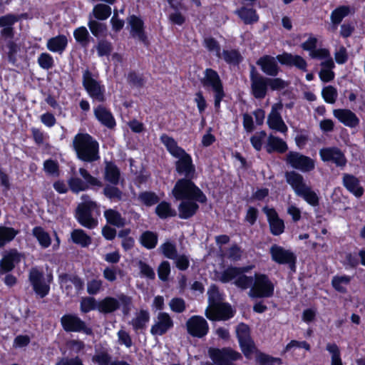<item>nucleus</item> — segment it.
I'll use <instances>...</instances> for the list:
<instances>
[{
	"instance_id": "48",
	"label": "nucleus",
	"mask_w": 365,
	"mask_h": 365,
	"mask_svg": "<svg viewBox=\"0 0 365 365\" xmlns=\"http://www.w3.org/2000/svg\"><path fill=\"white\" fill-rule=\"evenodd\" d=\"M326 350L331 356L330 365H343L341 351L336 344L331 342L327 343L326 345Z\"/></svg>"
},
{
	"instance_id": "52",
	"label": "nucleus",
	"mask_w": 365,
	"mask_h": 365,
	"mask_svg": "<svg viewBox=\"0 0 365 365\" xmlns=\"http://www.w3.org/2000/svg\"><path fill=\"white\" fill-rule=\"evenodd\" d=\"M98 301L94 297H83L80 302V309L82 313H88L93 310H98Z\"/></svg>"
},
{
	"instance_id": "31",
	"label": "nucleus",
	"mask_w": 365,
	"mask_h": 365,
	"mask_svg": "<svg viewBox=\"0 0 365 365\" xmlns=\"http://www.w3.org/2000/svg\"><path fill=\"white\" fill-rule=\"evenodd\" d=\"M61 287L66 290L68 294H76L83 288V282L76 276L61 277Z\"/></svg>"
},
{
	"instance_id": "53",
	"label": "nucleus",
	"mask_w": 365,
	"mask_h": 365,
	"mask_svg": "<svg viewBox=\"0 0 365 365\" xmlns=\"http://www.w3.org/2000/svg\"><path fill=\"white\" fill-rule=\"evenodd\" d=\"M350 8L347 6H341L334 9L331 14V22L335 24H339L343 19L349 15Z\"/></svg>"
},
{
	"instance_id": "47",
	"label": "nucleus",
	"mask_w": 365,
	"mask_h": 365,
	"mask_svg": "<svg viewBox=\"0 0 365 365\" xmlns=\"http://www.w3.org/2000/svg\"><path fill=\"white\" fill-rule=\"evenodd\" d=\"M351 277L348 275H336L331 279V285L334 289L341 293L347 291V287L350 284Z\"/></svg>"
},
{
	"instance_id": "2",
	"label": "nucleus",
	"mask_w": 365,
	"mask_h": 365,
	"mask_svg": "<svg viewBox=\"0 0 365 365\" xmlns=\"http://www.w3.org/2000/svg\"><path fill=\"white\" fill-rule=\"evenodd\" d=\"M73 147L78 158L85 162H93L100 158L99 144L88 133H78L73 140Z\"/></svg>"
},
{
	"instance_id": "38",
	"label": "nucleus",
	"mask_w": 365,
	"mask_h": 365,
	"mask_svg": "<svg viewBox=\"0 0 365 365\" xmlns=\"http://www.w3.org/2000/svg\"><path fill=\"white\" fill-rule=\"evenodd\" d=\"M265 148L269 153H272L273 152L283 153L288 149L285 141L273 135H269L268 136Z\"/></svg>"
},
{
	"instance_id": "13",
	"label": "nucleus",
	"mask_w": 365,
	"mask_h": 365,
	"mask_svg": "<svg viewBox=\"0 0 365 365\" xmlns=\"http://www.w3.org/2000/svg\"><path fill=\"white\" fill-rule=\"evenodd\" d=\"M208 353L211 359L217 365H234L233 361L241 358L240 353L228 348L222 349L211 348Z\"/></svg>"
},
{
	"instance_id": "56",
	"label": "nucleus",
	"mask_w": 365,
	"mask_h": 365,
	"mask_svg": "<svg viewBox=\"0 0 365 365\" xmlns=\"http://www.w3.org/2000/svg\"><path fill=\"white\" fill-rule=\"evenodd\" d=\"M103 194L111 201H120L122 200L123 193L115 186L106 185L103 189Z\"/></svg>"
},
{
	"instance_id": "54",
	"label": "nucleus",
	"mask_w": 365,
	"mask_h": 365,
	"mask_svg": "<svg viewBox=\"0 0 365 365\" xmlns=\"http://www.w3.org/2000/svg\"><path fill=\"white\" fill-rule=\"evenodd\" d=\"M220 58H222L227 63L233 65L238 64L242 60L240 53L235 49L224 50Z\"/></svg>"
},
{
	"instance_id": "37",
	"label": "nucleus",
	"mask_w": 365,
	"mask_h": 365,
	"mask_svg": "<svg viewBox=\"0 0 365 365\" xmlns=\"http://www.w3.org/2000/svg\"><path fill=\"white\" fill-rule=\"evenodd\" d=\"M344 186L355 197H360L364 194V189L360 185L358 178L352 175L344 174L343 177Z\"/></svg>"
},
{
	"instance_id": "36",
	"label": "nucleus",
	"mask_w": 365,
	"mask_h": 365,
	"mask_svg": "<svg viewBox=\"0 0 365 365\" xmlns=\"http://www.w3.org/2000/svg\"><path fill=\"white\" fill-rule=\"evenodd\" d=\"M285 178L287 182L292 187L296 195L307 185L303 176L295 171L287 172L285 173Z\"/></svg>"
},
{
	"instance_id": "19",
	"label": "nucleus",
	"mask_w": 365,
	"mask_h": 365,
	"mask_svg": "<svg viewBox=\"0 0 365 365\" xmlns=\"http://www.w3.org/2000/svg\"><path fill=\"white\" fill-rule=\"evenodd\" d=\"M187 333L194 337L202 338L207 335L209 326L207 321L201 316H192L186 322Z\"/></svg>"
},
{
	"instance_id": "59",
	"label": "nucleus",
	"mask_w": 365,
	"mask_h": 365,
	"mask_svg": "<svg viewBox=\"0 0 365 365\" xmlns=\"http://www.w3.org/2000/svg\"><path fill=\"white\" fill-rule=\"evenodd\" d=\"M322 95L326 103L334 104L337 99L338 92L334 86H327L323 88Z\"/></svg>"
},
{
	"instance_id": "33",
	"label": "nucleus",
	"mask_w": 365,
	"mask_h": 365,
	"mask_svg": "<svg viewBox=\"0 0 365 365\" xmlns=\"http://www.w3.org/2000/svg\"><path fill=\"white\" fill-rule=\"evenodd\" d=\"M68 41L66 36L63 34L50 38L46 43V48L53 53L62 54L68 46Z\"/></svg>"
},
{
	"instance_id": "27",
	"label": "nucleus",
	"mask_w": 365,
	"mask_h": 365,
	"mask_svg": "<svg viewBox=\"0 0 365 365\" xmlns=\"http://www.w3.org/2000/svg\"><path fill=\"white\" fill-rule=\"evenodd\" d=\"M128 23L130 27V32L131 36L147 44V36L144 31V23L143 20L133 15L128 19Z\"/></svg>"
},
{
	"instance_id": "62",
	"label": "nucleus",
	"mask_w": 365,
	"mask_h": 365,
	"mask_svg": "<svg viewBox=\"0 0 365 365\" xmlns=\"http://www.w3.org/2000/svg\"><path fill=\"white\" fill-rule=\"evenodd\" d=\"M138 200L146 206H152L159 201L158 197L151 192H143L139 194Z\"/></svg>"
},
{
	"instance_id": "1",
	"label": "nucleus",
	"mask_w": 365,
	"mask_h": 365,
	"mask_svg": "<svg viewBox=\"0 0 365 365\" xmlns=\"http://www.w3.org/2000/svg\"><path fill=\"white\" fill-rule=\"evenodd\" d=\"M162 143L165 146L169 153L178 160L175 163L176 171L185 178H193L195 168L192 163L190 155L187 153L181 147L178 146L174 138L163 134L160 136Z\"/></svg>"
},
{
	"instance_id": "14",
	"label": "nucleus",
	"mask_w": 365,
	"mask_h": 365,
	"mask_svg": "<svg viewBox=\"0 0 365 365\" xmlns=\"http://www.w3.org/2000/svg\"><path fill=\"white\" fill-rule=\"evenodd\" d=\"M236 334L244 355L246 358L251 359L255 346L250 338L249 327L243 323L240 324L236 328Z\"/></svg>"
},
{
	"instance_id": "22",
	"label": "nucleus",
	"mask_w": 365,
	"mask_h": 365,
	"mask_svg": "<svg viewBox=\"0 0 365 365\" xmlns=\"http://www.w3.org/2000/svg\"><path fill=\"white\" fill-rule=\"evenodd\" d=\"M318 39L312 34H309L307 39L301 44V48L309 52V56L312 59H322L329 57L330 53L329 49L326 48H317Z\"/></svg>"
},
{
	"instance_id": "64",
	"label": "nucleus",
	"mask_w": 365,
	"mask_h": 365,
	"mask_svg": "<svg viewBox=\"0 0 365 365\" xmlns=\"http://www.w3.org/2000/svg\"><path fill=\"white\" fill-rule=\"evenodd\" d=\"M88 26L92 33V34L98 37L106 32L107 27L105 24L100 23L96 20L90 19Z\"/></svg>"
},
{
	"instance_id": "18",
	"label": "nucleus",
	"mask_w": 365,
	"mask_h": 365,
	"mask_svg": "<svg viewBox=\"0 0 365 365\" xmlns=\"http://www.w3.org/2000/svg\"><path fill=\"white\" fill-rule=\"evenodd\" d=\"M234 310L228 303L221 302L213 307H207L205 315L212 321L227 320L234 316Z\"/></svg>"
},
{
	"instance_id": "61",
	"label": "nucleus",
	"mask_w": 365,
	"mask_h": 365,
	"mask_svg": "<svg viewBox=\"0 0 365 365\" xmlns=\"http://www.w3.org/2000/svg\"><path fill=\"white\" fill-rule=\"evenodd\" d=\"M208 294V307H213L222 302V296L215 286H211L207 292Z\"/></svg>"
},
{
	"instance_id": "26",
	"label": "nucleus",
	"mask_w": 365,
	"mask_h": 365,
	"mask_svg": "<svg viewBox=\"0 0 365 365\" xmlns=\"http://www.w3.org/2000/svg\"><path fill=\"white\" fill-rule=\"evenodd\" d=\"M277 58L282 65L294 66L299 70L307 71V63L301 56L284 52L282 54L278 55Z\"/></svg>"
},
{
	"instance_id": "11",
	"label": "nucleus",
	"mask_w": 365,
	"mask_h": 365,
	"mask_svg": "<svg viewBox=\"0 0 365 365\" xmlns=\"http://www.w3.org/2000/svg\"><path fill=\"white\" fill-rule=\"evenodd\" d=\"M269 253L274 262L280 264H288L292 270L295 271L297 257L291 250L273 245L270 247Z\"/></svg>"
},
{
	"instance_id": "58",
	"label": "nucleus",
	"mask_w": 365,
	"mask_h": 365,
	"mask_svg": "<svg viewBox=\"0 0 365 365\" xmlns=\"http://www.w3.org/2000/svg\"><path fill=\"white\" fill-rule=\"evenodd\" d=\"M203 44L210 53H212L218 58L221 57L220 46L215 38L207 37L204 39Z\"/></svg>"
},
{
	"instance_id": "45",
	"label": "nucleus",
	"mask_w": 365,
	"mask_h": 365,
	"mask_svg": "<svg viewBox=\"0 0 365 365\" xmlns=\"http://www.w3.org/2000/svg\"><path fill=\"white\" fill-rule=\"evenodd\" d=\"M32 234L42 248H47L51 245V238L50 235L42 227L37 226L34 227Z\"/></svg>"
},
{
	"instance_id": "32",
	"label": "nucleus",
	"mask_w": 365,
	"mask_h": 365,
	"mask_svg": "<svg viewBox=\"0 0 365 365\" xmlns=\"http://www.w3.org/2000/svg\"><path fill=\"white\" fill-rule=\"evenodd\" d=\"M18 18L14 14H7L0 17L1 35L5 38H13L14 31L13 26L17 22Z\"/></svg>"
},
{
	"instance_id": "21",
	"label": "nucleus",
	"mask_w": 365,
	"mask_h": 365,
	"mask_svg": "<svg viewBox=\"0 0 365 365\" xmlns=\"http://www.w3.org/2000/svg\"><path fill=\"white\" fill-rule=\"evenodd\" d=\"M319 155L322 161L332 163L337 167H344L347 162L344 153L337 147L322 148Z\"/></svg>"
},
{
	"instance_id": "39",
	"label": "nucleus",
	"mask_w": 365,
	"mask_h": 365,
	"mask_svg": "<svg viewBox=\"0 0 365 365\" xmlns=\"http://www.w3.org/2000/svg\"><path fill=\"white\" fill-rule=\"evenodd\" d=\"M104 178L113 185L120 182V171L114 163L106 162Z\"/></svg>"
},
{
	"instance_id": "5",
	"label": "nucleus",
	"mask_w": 365,
	"mask_h": 365,
	"mask_svg": "<svg viewBox=\"0 0 365 365\" xmlns=\"http://www.w3.org/2000/svg\"><path fill=\"white\" fill-rule=\"evenodd\" d=\"M81 200L76 209V219L82 226L93 229L98 225V220L92 217L91 212L98 209V206L88 195H83Z\"/></svg>"
},
{
	"instance_id": "24",
	"label": "nucleus",
	"mask_w": 365,
	"mask_h": 365,
	"mask_svg": "<svg viewBox=\"0 0 365 365\" xmlns=\"http://www.w3.org/2000/svg\"><path fill=\"white\" fill-rule=\"evenodd\" d=\"M250 81L253 96L256 98H264L267 91V78L257 74L252 71L250 75Z\"/></svg>"
},
{
	"instance_id": "49",
	"label": "nucleus",
	"mask_w": 365,
	"mask_h": 365,
	"mask_svg": "<svg viewBox=\"0 0 365 365\" xmlns=\"http://www.w3.org/2000/svg\"><path fill=\"white\" fill-rule=\"evenodd\" d=\"M155 213L161 219H165L176 215V211L171 207V205L167 202H161L155 208Z\"/></svg>"
},
{
	"instance_id": "4",
	"label": "nucleus",
	"mask_w": 365,
	"mask_h": 365,
	"mask_svg": "<svg viewBox=\"0 0 365 365\" xmlns=\"http://www.w3.org/2000/svg\"><path fill=\"white\" fill-rule=\"evenodd\" d=\"M192 178L178 180L173 189V195L176 200H195L200 203H205L207 197L202 191L191 180Z\"/></svg>"
},
{
	"instance_id": "43",
	"label": "nucleus",
	"mask_w": 365,
	"mask_h": 365,
	"mask_svg": "<svg viewBox=\"0 0 365 365\" xmlns=\"http://www.w3.org/2000/svg\"><path fill=\"white\" fill-rule=\"evenodd\" d=\"M19 234V230L11 227L0 225V248L10 243Z\"/></svg>"
},
{
	"instance_id": "9",
	"label": "nucleus",
	"mask_w": 365,
	"mask_h": 365,
	"mask_svg": "<svg viewBox=\"0 0 365 365\" xmlns=\"http://www.w3.org/2000/svg\"><path fill=\"white\" fill-rule=\"evenodd\" d=\"M79 174L84 180L77 177H72L68 181L69 187L73 192L78 193L87 190L89 187L102 186L101 181L92 176L85 168H80Z\"/></svg>"
},
{
	"instance_id": "51",
	"label": "nucleus",
	"mask_w": 365,
	"mask_h": 365,
	"mask_svg": "<svg viewBox=\"0 0 365 365\" xmlns=\"http://www.w3.org/2000/svg\"><path fill=\"white\" fill-rule=\"evenodd\" d=\"M111 8L104 4H98L93 9L94 16L101 21L107 19L111 14Z\"/></svg>"
},
{
	"instance_id": "40",
	"label": "nucleus",
	"mask_w": 365,
	"mask_h": 365,
	"mask_svg": "<svg viewBox=\"0 0 365 365\" xmlns=\"http://www.w3.org/2000/svg\"><path fill=\"white\" fill-rule=\"evenodd\" d=\"M235 14L245 24H252L259 20L256 10L252 7L242 6L235 11Z\"/></svg>"
},
{
	"instance_id": "16",
	"label": "nucleus",
	"mask_w": 365,
	"mask_h": 365,
	"mask_svg": "<svg viewBox=\"0 0 365 365\" xmlns=\"http://www.w3.org/2000/svg\"><path fill=\"white\" fill-rule=\"evenodd\" d=\"M282 108L283 104L281 102L273 104L267 123L270 129L285 134L288 131V128L281 116Z\"/></svg>"
},
{
	"instance_id": "44",
	"label": "nucleus",
	"mask_w": 365,
	"mask_h": 365,
	"mask_svg": "<svg viewBox=\"0 0 365 365\" xmlns=\"http://www.w3.org/2000/svg\"><path fill=\"white\" fill-rule=\"evenodd\" d=\"M297 195L302 197L311 206L316 207L319 205V198L317 193L308 185Z\"/></svg>"
},
{
	"instance_id": "23",
	"label": "nucleus",
	"mask_w": 365,
	"mask_h": 365,
	"mask_svg": "<svg viewBox=\"0 0 365 365\" xmlns=\"http://www.w3.org/2000/svg\"><path fill=\"white\" fill-rule=\"evenodd\" d=\"M173 325V321L168 313L160 312L150 328V333L153 336H162L171 329Z\"/></svg>"
},
{
	"instance_id": "60",
	"label": "nucleus",
	"mask_w": 365,
	"mask_h": 365,
	"mask_svg": "<svg viewBox=\"0 0 365 365\" xmlns=\"http://www.w3.org/2000/svg\"><path fill=\"white\" fill-rule=\"evenodd\" d=\"M39 66L44 70H49L54 66L53 56L48 53H42L37 59Z\"/></svg>"
},
{
	"instance_id": "25",
	"label": "nucleus",
	"mask_w": 365,
	"mask_h": 365,
	"mask_svg": "<svg viewBox=\"0 0 365 365\" xmlns=\"http://www.w3.org/2000/svg\"><path fill=\"white\" fill-rule=\"evenodd\" d=\"M263 212L267 215L271 233L274 235H281L284 230V221L279 217L276 210L265 206Z\"/></svg>"
},
{
	"instance_id": "8",
	"label": "nucleus",
	"mask_w": 365,
	"mask_h": 365,
	"mask_svg": "<svg viewBox=\"0 0 365 365\" xmlns=\"http://www.w3.org/2000/svg\"><path fill=\"white\" fill-rule=\"evenodd\" d=\"M82 83L88 95L93 101L103 103L106 101L105 86L101 84L88 70L83 71Z\"/></svg>"
},
{
	"instance_id": "3",
	"label": "nucleus",
	"mask_w": 365,
	"mask_h": 365,
	"mask_svg": "<svg viewBox=\"0 0 365 365\" xmlns=\"http://www.w3.org/2000/svg\"><path fill=\"white\" fill-rule=\"evenodd\" d=\"M253 268V265L242 267H228L218 274L217 278L223 283L232 282L237 287L245 290L251 287L254 278L251 276H247L245 273Z\"/></svg>"
},
{
	"instance_id": "63",
	"label": "nucleus",
	"mask_w": 365,
	"mask_h": 365,
	"mask_svg": "<svg viewBox=\"0 0 365 365\" xmlns=\"http://www.w3.org/2000/svg\"><path fill=\"white\" fill-rule=\"evenodd\" d=\"M159 249L167 258L174 259L176 257L177 249L174 243L168 241L160 245Z\"/></svg>"
},
{
	"instance_id": "41",
	"label": "nucleus",
	"mask_w": 365,
	"mask_h": 365,
	"mask_svg": "<svg viewBox=\"0 0 365 365\" xmlns=\"http://www.w3.org/2000/svg\"><path fill=\"white\" fill-rule=\"evenodd\" d=\"M150 321V314L147 310L141 309L135 313L132 319L130 324L135 331L143 330L145 329Z\"/></svg>"
},
{
	"instance_id": "6",
	"label": "nucleus",
	"mask_w": 365,
	"mask_h": 365,
	"mask_svg": "<svg viewBox=\"0 0 365 365\" xmlns=\"http://www.w3.org/2000/svg\"><path fill=\"white\" fill-rule=\"evenodd\" d=\"M248 292L251 298H269L273 296L274 285L265 274L256 273Z\"/></svg>"
},
{
	"instance_id": "50",
	"label": "nucleus",
	"mask_w": 365,
	"mask_h": 365,
	"mask_svg": "<svg viewBox=\"0 0 365 365\" xmlns=\"http://www.w3.org/2000/svg\"><path fill=\"white\" fill-rule=\"evenodd\" d=\"M140 243L148 250L155 247L158 243V235L151 231L144 232L140 238Z\"/></svg>"
},
{
	"instance_id": "29",
	"label": "nucleus",
	"mask_w": 365,
	"mask_h": 365,
	"mask_svg": "<svg viewBox=\"0 0 365 365\" xmlns=\"http://www.w3.org/2000/svg\"><path fill=\"white\" fill-rule=\"evenodd\" d=\"M277 57L265 55L260 57L257 64L260 66L261 70L267 75L271 76H276L279 71V67L277 62Z\"/></svg>"
},
{
	"instance_id": "20",
	"label": "nucleus",
	"mask_w": 365,
	"mask_h": 365,
	"mask_svg": "<svg viewBox=\"0 0 365 365\" xmlns=\"http://www.w3.org/2000/svg\"><path fill=\"white\" fill-rule=\"evenodd\" d=\"M23 257V254L16 249H10L5 251L0 260V277L13 270L16 264L21 262Z\"/></svg>"
},
{
	"instance_id": "7",
	"label": "nucleus",
	"mask_w": 365,
	"mask_h": 365,
	"mask_svg": "<svg viewBox=\"0 0 365 365\" xmlns=\"http://www.w3.org/2000/svg\"><path fill=\"white\" fill-rule=\"evenodd\" d=\"M205 88H210L214 93V104L216 109L220 107V103L225 96L222 81L215 70L206 68L201 81Z\"/></svg>"
},
{
	"instance_id": "35",
	"label": "nucleus",
	"mask_w": 365,
	"mask_h": 365,
	"mask_svg": "<svg viewBox=\"0 0 365 365\" xmlns=\"http://www.w3.org/2000/svg\"><path fill=\"white\" fill-rule=\"evenodd\" d=\"M181 200L182 202L178 206L179 217L181 219H188L197 211L199 208L197 202H199L191 199Z\"/></svg>"
},
{
	"instance_id": "15",
	"label": "nucleus",
	"mask_w": 365,
	"mask_h": 365,
	"mask_svg": "<svg viewBox=\"0 0 365 365\" xmlns=\"http://www.w3.org/2000/svg\"><path fill=\"white\" fill-rule=\"evenodd\" d=\"M29 281L35 293L43 298L46 296L50 290V281H46L43 274L37 267H33L29 271Z\"/></svg>"
},
{
	"instance_id": "55",
	"label": "nucleus",
	"mask_w": 365,
	"mask_h": 365,
	"mask_svg": "<svg viewBox=\"0 0 365 365\" xmlns=\"http://www.w3.org/2000/svg\"><path fill=\"white\" fill-rule=\"evenodd\" d=\"M76 41L82 46H87L89 42V33L85 26H80L73 31Z\"/></svg>"
},
{
	"instance_id": "30",
	"label": "nucleus",
	"mask_w": 365,
	"mask_h": 365,
	"mask_svg": "<svg viewBox=\"0 0 365 365\" xmlns=\"http://www.w3.org/2000/svg\"><path fill=\"white\" fill-rule=\"evenodd\" d=\"M334 116L339 122L349 128H356L359 124V119L356 115L348 109H335L333 111Z\"/></svg>"
},
{
	"instance_id": "42",
	"label": "nucleus",
	"mask_w": 365,
	"mask_h": 365,
	"mask_svg": "<svg viewBox=\"0 0 365 365\" xmlns=\"http://www.w3.org/2000/svg\"><path fill=\"white\" fill-rule=\"evenodd\" d=\"M71 238L74 244L82 247H88L92 242L91 237L81 229L73 230L71 233Z\"/></svg>"
},
{
	"instance_id": "10",
	"label": "nucleus",
	"mask_w": 365,
	"mask_h": 365,
	"mask_svg": "<svg viewBox=\"0 0 365 365\" xmlns=\"http://www.w3.org/2000/svg\"><path fill=\"white\" fill-rule=\"evenodd\" d=\"M285 161L292 168L303 173L310 172L315 167V162L313 159L294 151H290L287 154Z\"/></svg>"
},
{
	"instance_id": "34",
	"label": "nucleus",
	"mask_w": 365,
	"mask_h": 365,
	"mask_svg": "<svg viewBox=\"0 0 365 365\" xmlns=\"http://www.w3.org/2000/svg\"><path fill=\"white\" fill-rule=\"evenodd\" d=\"M321 66L322 67L319 73V78L322 81L327 83L331 81L335 76L332 69L334 68V62L329 53V57L323 58Z\"/></svg>"
},
{
	"instance_id": "28",
	"label": "nucleus",
	"mask_w": 365,
	"mask_h": 365,
	"mask_svg": "<svg viewBox=\"0 0 365 365\" xmlns=\"http://www.w3.org/2000/svg\"><path fill=\"white\" fill-rule=\"evenodd\" d=\"M93 113L96 118L103 126L112 129L115 125V120L112 113L105 106L99 105L93 108Z\"/></svg>"
},
{
	"instance_id": "46",
	"label": "nucleus",
	"mask_w": 365,
	"mask_h": 365,
	"mask_svg": "<svg viewBox=\"0 0 365 365\" xmlns=\"http://www.w3.org/2000/svg\"><path fill=\"white\" fill-rule=\"evenodd\" d=\"M104 217L108 223L117 227H122L125 225V220L120 213L113 209H108L104 212Z\"/></svg>"
},
{
	"instance_id": "12",
	"label": "nucleus",
	"mask_w": 365,
	"mask_h": 365,
	"mask_svg": "<svg viewBox=\"0 0 365 365\" xmlns=\"http://www.w3.org/2000/svg\"><path fill=\"white\" fill-rule=\"evenodd\" d=\"M61 325L66 331L83 332L86 335L93 334L92 329L76 314H65L61 319Z\"/></svg>"
},
{
	"instance_id": "57",
	"label": "nucleus",
	"mask_w": 365,
	"mask_h": 365,
	"mask_svg": "<svg viewBox=\"0 0 365 365\" xmlns=\"http://www.w3.org/2000/svg\"><path fill=\"white\" fill-rule=\"evenodd\" d=\"M256 354V361L260 364V365H273L275 363L280 364H282V359L279 358H274L272 356H270L269 355H267L265 354H263L262 352H259L255 349V351H254Z\"/></svg>"
},
{
	"instance_id": "17",
	"label": "nucleus",
	"mask_w": 365,
	"mask_h": 365,
	"mask_svg": "<svg viewBox=\"0 0 365 365\" xmlns=\"http://www.w3.org/2000/svg\"><path fill=\"white\" fill-rule=\"evenodd\" d=\"M130 302V298L123 294L118 295V298L106 297L98 301V311L105 314L113 313L120 308V302L129 304Z\"/></svg>"
}]
</instances>
